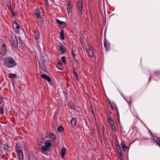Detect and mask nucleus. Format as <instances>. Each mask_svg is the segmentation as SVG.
<instances>
[{
  "label": "nucleus",
  "mask_w": 160,
  "mask_h": 160,
  "mask_svg": "<svg viewBox=\"0 0 160 160\" xmlns=\"http://www.w3.org/2000/svg\"><path fill=\"white\" fill-rule=\"evenodd\" d=\"M13 28L15 32L18 34H19L20 30V26L16 21L13 24Z\"/></svg>",
  "instance_id": "f03ea898"
},
{
  "label": "nucleus",
  "mask_w": 160,
  "mask_h": 160,
  "mask_svg": "<svg viewBox=\"0 0 160 160\" xmlns=\"http://www.w3.org/2000/svg\"><path fill=\"white\" fill-rule=\"evenodd\" d=\"M109 103L110 106L112 109H115L116 108V106L115 104L113 102H111L109 101Z\"/></svg>",
  "instance_id": "dca6fc26"
},
{
  "label": "nucleus",
  "mask_w": 160,
  "mask_h": 160,
  "mask_svg": "<svg viewBox=\"0 0 160 160\" xmlns=\"http://www.w3.org/2000/svg\"><path fill=\"white\" fill-rule=\"evenodd\" d=\"M111 128H112V130L114 131H115L116 129H115V126H114V124L113 125H111Z\"/></svg>",
  "instance_id": "473e14b6"
},
{
  "label": "nucleus",
  "mask_w": 160,
  "mask_h": 160,
  "mask_svg": "<svg viewBox=\"0 0 160 160\" xmlns=\"http://www.w3.org/2000/svg\"><path fill=\"white\" fill-rule=\"evenodd\" d=\"M20 147V143H18V142L16 145V151L18 155V158L19 160H20V149L19 148Z\"/></svg>",
  "instance_id": "20e7f679"
},
{
  "label": "nucleus",
  "mask_w": 160,
  "mask_h": 160,
  "mask_svg": "<svg viewBox=\"0 0 160 160\" xmlns=\"http://www.w3.org/2000/svg\"><path fill=\"white\" fill-rule=\"evenodd\" d=\"M49 138L52 140L56 139V136L53 133H50L49 135Z\"/></svg>",
  "instance_id": "f3484780"
},
{
  "label": "nucleus",
  "mask_w": 160,
  "mask_h": 160,
  "mask_svg": "<svg viewBox=\"0 0 160 160\" xmlns=\"http://www.w3.org/2000/svg\"><path fill=\"white\" fill-rule=\"evenodd\" d=\"M77 5L79 8L80 10V11H82L83 8V6L82 0H79Z\"/></svg>",
  "instance_id": "9d476101"
},
{
  "label": "nucleus",
  "mask_w": 160,
  "mask_h": 160,
  "mask_svg": "<svg viewBox=\"0 0 160 160\" xmlns=\"http://www.w3.org/2000/svg\"><path fill=\"white\" fill-rule=\"evenodd\" d=\"M41 77L42 78L47 80L49 82L51 81V79L50 78L45 74H42Z\"/></svg>",
  "instance_id": "ddd939ff"
},
{
  "label": "nucleus",
  "mask_w": 160,
  "mask_h": 160,
  "mask_svg": "<svg viewBox=\"0 0 160 160\" xmlns=\"http://www.w3.org/2000/svg\"><path fill=\"white\" fill-rule=\"evenodd\" d=\"M35 13L37 18H41L40 14V11L38 9H36L35 11Z\"/></svg>",
  "instance_id": "9b49d317"
},
{
  "label": "nucleus",
  "mask_w": 160,
  "mask_h": 160,
  "mask_svg": "<svg viewBox=\"0 0 160 160\" xmlns=\"http://www.w3.org/2000/svg\"><path fill=\"white\" fill-rule=\"evenodd\" d=\"M2 153H3V152H2V147H0V158L2 156Z\"/></svg>",
  "instance_id": "c756f323"
},
{
  "label": "nucleus",
  "mask_w": 160,
  "mask_h": 160,
  "mask_svg": "<svg viewBox=\"0 0 160 160\" xmlns=\"http://www.w3.org/2000/svg\"><path fill=\"white\" fill-rule=\"evenodd\" d=\"M2 97L0 96V104L2 103Z\"/></svg>",
  "instance_id": "f704fd0d"
},
{
  "label": "nucleus",
  "mask_w": 160,
  "mask_h": 160,
  "mask_svg": "<svg viewBox=\"0 0 160 160\" xmlns=\"http://www.w3.org/2000/svg\"><path fill=\"white\" fill-rule=\"evenodd\" d=\"M18 39H19V41H20V36H18Z\"/></svg>",
  "instance_id": "37998d69"
},
{
  "label": "nucleus",
  "mask_w": 160,
  "mask_h": 160,
  "mask_svg": "<svg viewBox=\"0 0 160 160\" xmlns=\"http://www.w3.org/2000/svg\"><path fill=\"white\" fill-rule=\"evenodd\" d=\"M58 131L59 132H61L63 130V128L62 126H60L58 127Z\"/></svg>",
  "instance_id": "2f4dec72"
},
{
  "label": "nucleus",
  "mask_w": 160,
  "mask_h": 160,
  "mask_svg": "<svg viewBox=\"0 0 160 160\" xmlns=\"http://www.w3.org/2000/svg\"><path fill=\"white\" fill-rule=\"evenodd\" d=\"M121 145L123 150L124 151H126V149L128 148V147L126 146L125 142H122Z\"/></svg>",
  "instance_id": "f8f14e48"
},
{
  "label": "nucleus",
  "mask_w": 160,
  "mask_h": 160,
  "mask_svg": "<svg viewBox=\"0 0 160 160\" xmlns=\"http://www.w3.org/2000/svg\"><path fill=\"white\" fill-rule=\"evenodd\" d=\"M16 77V75L15 74L10 73L9 76V78H14Z\"/></svg>",
  "instance_id": "4be33fe9"
},
{
  "label": "nucleus",
  "mask_w": 160,
  "mask_h": 160,
  "mask_svg": "<svg viewBox=\"0 0 160 160\" xmlns=\"http://www.w3.org/2000/svg\"><path fill=\"white\" fill-rule=\"evenodd\" d=\"M61 59L64 64H66L67 63L66 61V60L65 58L64 57H62L61 58Z\"/></svg>",
  "instance_id": "cd10ccee"
},
{
  "label": "nucleus",
  "mask_w": 160,
  "mask_h": 160,
  "mask_svg": "<svg viewBox=\"0 0 160 160\" xmlns=\"http://www.w3.org/2000/svg\"><path fill=\"white\" fill-rule=\"evenodd\" d=\"M72 55H73V57H75V54L73 52H72Z\"/></svg>",
  "instance_id": "a19ab883"
},
{
  "label": "nucleus",
  "mask_w": 160,
  "mask_h": 160,
  "mask_svg": "<svg viewBox=\"0 0 160 160\" xmlns=\"http://www.w3.org/2000/svg\"><path fill=\"white\" fill-rule=\"evenodd\" d=\"M59 69L60 70H62V68H59Z\"/></svg>",
  "instance_id": "a18cd8bd"
},
{
  "label": "nucleus",
  "mask_w": 160,
  "mask_h": 160,
  "mask_svg": "<svg viewBox=\"0 0 160 160\" xmlns=\"http://www.w3.org/2000/svg\"><path fill=\"white\" fill-rule=\"evenodd\" d=\"M2 148L4 149V151H5L6 153L7 151L10 152L11 151V148L9 146L7 143H3L2 144Z\"/></svg>",
  "instance_id": "7ed1b4c3"
},
{
  "label": "nucleus",
  "mask_w": 160,
  "mask_h": 160,
  "mask_svg": "<svg viewBox=\"0 0 160 160\" xmlns=\"http://www.w3.org/2000/svg\"><path fill=\"white\" fill-rule=\"evenodd\" d=\"M73 71L74 74L75 75V76L76 78V79L77 80H78V74L76 72V71L74 69L73 70Z\"/></svg>",
  "instance_id": "bb28decb"
},
{
  "label": "nucleus",
  "mask_w": 160,
  "mask_h": 160,
  "mask_svg": "<svg viewBox=\"0 0 160 160\" xmlns=\"http://www.w3.org/2000/svg\"><path fill=\"white\" fill-rule=\"evenodd\" d=\"M60 36L62 40H63L64 39V32L63 30H62L60 33Z\"/></svg>",
  "instance_id": "aec40b11"
},
{
  "label": "nucleus",
  "mask_w": 160,
  "mask_h": 160,
  "mask_svg": "<svg viewBox=\"0 0 160 160\" xmlns=\"http://www.w3.org/2000/svg\"><path fill=\"white\" fill-rule=\"evenodd\" d=\"M71 108L72 109H73V108L72 107V108Z\"/></svg>",
  "instance_id": "09e8293b"
},
{
  "label": "nucleus",
  "mask_w": 160,
  "mask_h": 160,
  "mask_svg": "<svg viewBox=\"0 0 160 160\" xmlns=\"http://www.w3.org/2000/svg\"><path fill=\"white\" fill-rule=\"evenodd\" d=\"M7 6L8 7V8L9 9H11L12 10V7L11 5V3H10L9 4H7Z\"/></svg>",
  "instance_id": "72a5a7b5"
},
{
  "label": "nucleus",
  "mask_w": 160,
  "mask_h": 160,
  "mask_svg": "<svg viewBox=\"0 0 160 160\" xmlns=\"http://www.w3.org/2000/svg\"><path fill=\"white\" fill-rule=\"evenodd\" d=\"M45 146L48 148L51 146V143L49 142H46L45 144Z\"/></svg>",
  "instance_id": "b1692460"
},
{
  "label": "nucleus",
  "mask_w": 160,
  "mask_h": 160,
  "mask_svg": "<svg viewBox=\"0 0 160 160\" xmlns=\"http://www.w3.org/2000/svg\"><path fill=\"white\" fill-rule=\"evenodd\" d=\"M12 13L13 16H15V15L13 13V12H12Z\"/></svg>",
  "instance_id": "79ce46f5"
},
{
  "label": "nucleus",
  "mask_w": 160,
  "mask_h": 160,
  "mask_svg": "<svg viewBox=\"0 0 160 160\" xmlns=\"http://www.w3.org/2000/svg\"><path fill=\"white\" fill-rule=\"evenodd\" d=\"M119 153L120 154V158L121 159V160H123L122 157V153L121 152H120Z\"/></svg>",
  "instance_id": "c9c22d12"
},
{
  "label": "nucleus",
  "mask_w": 160,
  "mask_h": 160,
  "mask_svg": "<svg viewBox=\"0 0 160 160\" xmlns=\"http://www.w3.org/2000/svg\"><path fill=\"white\" fill-rule=\"evenodd\" d=\"M156 142L159 146L160 147V139H157L156 140Z\"/></svg>",
  "instance_id": "7c9ffc66"
},
{
  "label": "nucleus",
  "mask_w": 160,
  "mask_h": 160,
  "mask_svg": "<svg viewBox=\"0 0 160 160\" xmlns=\"http://www.w3.org/2000/svg\"><path fill=\"white\" fill-rule=\"evenodd\" d=\"M35 38L36 40H38L39 39L40 37L39 36V33L38 31L36 32H35Z\"/></svg>",
  "instance_id": "412c9836"
},
{
  "label": "nucleus",
  "mask_w": 160,
  "mask_h": 160,
  "mask_svg": "<svg viewBox=\"0 0 160 160\" xmlns=\"http://www.w3.org/2000/svg\"><path fill=\"white\" fill-rule=\"evenodd\" d=\"M15 37H16L15 35ZM11 43L12 44V46L15 48H16L18 47V42L17 38L16 37L13 38V39H12V40L11 42Z\"/></svg>",
  "instance_id": "39448f33"
},
{
  "label": "nucleus",
  "mask_w": 160,
  "mask_h": 160,
  "mask_svg": "<svg viewBox=\"0 0 160 160\" xmlns=\"http://www.w3.org/2000/svg\"><path fill=\"white\" fill-rule=\"evenodd\" d=\"M60 48L62 53L66 52V49L65 47L61 42H60Z\"/></svg>",
  "instance_id": "0eeeda50"
},
{
  "label": "nucleus",
  "mask_w": 160,
  "mask_h": 160,
  "mask_svg": "<svg viewBox=\"0 0 160 160\" xmlns=\"http://www.w3.org/2000/svg\"><path fill=\"white\" fill-rule=\"evenodd\" d=\"M45 2V4L46 5H48V0H44Z\"/></svg>",
  "instance_id": "e433bc0d"
},
{
  "label": "nucleus",
  "mask_w": 160,
  "mask_h": 160,
  "mask_svg": "<svg viewBox=\"0 0 160 160\" xmlns=\"http://www.w3.org/2000/svg\"><path fill=\"white\" fill-rule=\"evenodd\" d=\"M20 153H21V155H22V158L23 157V153H22V151L21 150Z\"/></svg>",
  "instance_id": "58836bf2"
},
{
  "label": "nucleus",
  "mask_w": 160,
  "mask_h": 160,
  "mask_svg": "<svg viewBox=\"0 0 160 160\" xmlns=\"http://www.w3.org/2000/svg\"><path fill=\"white\" fill-rule=\"evenodd\" d=\"M117 149L118 151V152L120 153L121 152V150L120 146L119 145H117L116 146Z\"/></svg>",
  "instance_id": "c85d7f7f"
},
{
  "label": "nucleus",
  "mask_w": 160,
  "mask_h": 160,
  "mask_svg": "<svg viewBox=\"0 0 160 160\" xmlns=\"http://www.w3.org/2000/svg\"><path fill=\"white\" fill-rule=\"evenodd\" d=\"M57 22L58 24L59 25H62L64 23V22H63L61 21L58 19H57Z\"/></svg>",
  "instance_id": "393cba45"
},
{
  "label": "nucleus",
  "mask_w": 160,
  "mask_h": 160,
  "mask_svg": "<svg viewBox=\"0 0 160 160\" xmlns=\"http://www.w3.org/2000/svg\"><path fill=\"white\" fill-rule=\"evenodd\" d=\"M4 64L6 67L11 68L16 65L17 63L12 58L9 57L4 59Z\"/></svg>",
  "instance_id": "f257e3e1"
},
{
  "label": "nucleus",
  "mask_w": 160,
  "mask_h": 160,
  "mask_svg": "<svg viewBox=\"0 0 160 160\" xmlns=\"http://www.w3.org/2000/svg\"><path fill=\"white\" fill-rule=\"evenodd\" d=\"M0 113L1 115L4 113V107L3 106H0Z\"/></svg>",
  "instance_id": "5701e85b"
},
{
  "label": "nucleus",
  "mask_w": 160,
  "mask_h": 160,
  "mask_svg": "<svg viewBox=\"0 0 160 160\" xmlns=\"http://www.w3.org/2000/svg\"><path fill=\"white\" fill-rule=\"evenodd\" d=\"M72 6L71 2H69L67 7V10L68 13H69L72 12Z\"/></svg>",
  "instance_id": "423d86ee"
},
{
  "label": "nucleus",
  "mask_w": 160,
  "mask_h": 160,
  "mask_svg": "<svg viewBox=\"0 0 160 160\" xmlns=\"http://www.w3.org/2000/svg\"><path fill=\"white\" fill-rule=\"evenodd\" d=\"M148 131H149V132L150 133V135L152 137L153 136L152 134V133L151 132V131L149 130H148Z\"/></svg>",
  "instance_id": "4c0bfd02"
},
{
  "label": "nucleus",
  "mask_w": 160,
  "mask_h": 160,
  "mask_svg": "<svg viewBox=\"0 0 160 160\" xmlns=\"http://www.w3.org/2000/svg\"><path fill=\"white\" fill-rule=\"evenodd\" d=\"M14 154H15H15L14 153H13V156L15 157H16V156H14Z\"/></svg>",
  "instance_id": "de8ad7c7"
},
{
  "label": "nucleus",
  "mask_w": 160,
  "mask_h": 160,
  "mask_svg": "<svg viewBox=\"0 0 160 160\" xmlns=\"http://www.w3.org/2000/svg\"><path fill=\"white\" fill-rule=\"evenodd\" d=\"M77 122V120L76 118H72L71 121V123L72 127H74L76 124Z\"/></svg>",
  "instance_id": "4468645a"
},
{
  "label": "nucleus",
  "mask_w": 160,
  "mask_h": 160,
  "mask_svg": "<svg viewBox=\"0 0 160 160\" xmlns=\"http://www.w3.org/2000/svg\"><path fill=\"white\" fill-rule=\"evenodd\" d=\"M108 123L111 124V125L114 124L113 119L111 118H108Z\"/></svg>",
  "instance_id": "6ab92c4d"
},
{
  "label": "nucleus",
  "mask_w": 160,
  "mask_h": 160,
  "mask_svg": "<svg viewBox=\"0 0 160 160\" xmlns=\"http://www.w3.org/2000/svg\"><path fill=\"white\" fill-rule=\"evenodd\" d=\"M103 131H104V126H103Z\"/></svg>",
  "instance_id": "c03bdc74"
},
{
  "label": "nucleus",
  "mask_w": 160,
  "mask_h": 160,
  "mask_svg": "<svg viewBox=\"0 0 160 160\" xmlns=\"http://www.w3.org/2000/svg\"><path fill=\"white\" fill-rule=\"evenodd\" d=\"M1 49L2 51L4 52L3 53H2V54L3 55H5L7 52V48L6 45L4 44H3L2 45V47Z\"/></svg>",
  "instance_id": "1a4fd4ad"
},
{
  "label": "nucleus",
  "mask_w": 160,
  "mask_h": 160,
  "mask_svg": "<svg viewBox=\"0 0 160 160\" xmlns=\"http://www.w3.org/2000/svg\"><path fill=\"white\" fill-rule=\"evenodd\" d=\"M88 53L89 54L91 57H94L93 52L92 49L90 48L89 49L88 51Z\"/></svg>",
  "instance_id": "a211bd4d"
},
{
  "label": "nucleus",
  "mask_w": 160,
  "mask_h": 160,
  "mask_svg": "<svg viewBox=\"0 0 160 160\" xmlns=\"http://www.w3.org/2000/svg\"><path fill=\"white\" fill-rule=\"evenodd\" d=\"M118 120L119 121V122H120V119H119V118L118 119Z\"/></svg>",
  "instance_id": "49530a36"
},
{
  "label": "nucleus",
  "mask_w": 160,
  "mask_h": 160,
  "mask_svg": "<svg viewBox=\"0 0 160 160\" xmlns=\"http://www.w3.org/2000/svg\"><path fill=\"white\" fill-rule=\"evenodd\" d=\"M104 46L106 48L107 51L109 50L110 48V43L108 41L105 40L104 42Z\"/></svg>",
  "instance_id": "6e6552de"
},
{
  "label": "nucleus",
  "mask_w": 160,
  "mask_h": 160,
  "mask_svg": "<svg viewBox=\"0 0 160 160\" xmlns=\"http://www.w3.org/2000/svg\"><path fill=\"white\" fill-rule=\"evenodd\" d=\"M66 151V149L65 147H62L61 151V155L62 158H63L64 157L65 155Z\"/></svg>",
  "instance_id": "2eb2a0df"
},
{
  "label": "nucleus",
  "mask_w": 160,
  "mask_h": 160,
  "mask_svg": "<svg viewBox=\"0 0 160 160\" xmlns=\"http://www.w3.org/2000/svg\"><path fill=\"white\" fill-rule=\"evenodd\" d=\"M58 64L60 65H62V62H58Z\"/></svg>",
  "instance_id": "ea45409f"
},
{
  "label": "nucleus",
  "mask_w": 160,
  "mask_h": 160,
  "mask_svg": "<svg viewBox=\"0 0 160 160\" xmlns=\"http://www.w3.org/2000/svg\"><path fill=\"white\" fill-rule=\"evenodd\" d=\"M48 148L45 146L42 147L41 149L42 151H46L47 150Z\"/></svg>",
  "instance_id": "a878e982"
}]
</instances>
